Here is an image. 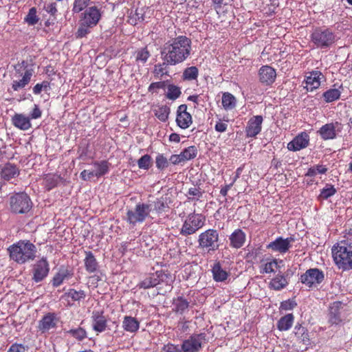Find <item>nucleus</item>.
<instances>
[{
    "label": "nucleus",
    "instance_id": "f257e3e1",
    "mask_svg": "<svg viewBox=\"0 0 352 352\" xmlns=\"http://www.w3.org/2000/svg\"><path fill=\"white\" fill-rule=\"evenodd\" d=\"M192 51L191 40L186 36H179L164 45L161 54L163 60L170 65L184 62Z\"/></svg>",
    "mask_w": 352,
    "mask_h": 352
},
{
    "label": "nucleus",
    "instance_id": "f03ea898",
    "mask_svg": "<svg viewBox=\"0 0 352 352\" xmlns=\"http://www.w3.org/2000/svg\"><path fill=\"white\" fill-rule=\"evenodd\" d=\"M10 258L19 264L32 261L36 257L35 245L25 241H20L8 248Z\"/></svg>",
    "mask_w": 352,
    "mask_h": 352
},
{
    "label": "nucleus",
    "instance_id": "7ed1b4c3",
    "mask_svg": "<svg viewBox=\"0 0 352 352\" xmlns=\"http://www.w3.org/2000/svg\"><path fill=\"white\" fill-rule=\"evenodd\" d=\"M101 18L100 10L92 6L87 8L82 14L79 21V26L76 32V37L81 38L91 32V30L96 26Z\"/></svg>",
    "mask_w": 352,
    "mask_h": 352
},
{
    "label": "nucleus",
    "instance_id": "20e7f679",
    "mask_svg": "<svg viewBox=\"0 0 352 352\" xmlns=\"http://www.w3.org/2000/svg\"><path fill=\"white\" fill-rule=\"evenodd\" d=\"M332 256L338 268L343 270L352 269V250L342 243L334 245L332 248Z\"/></svg>",
    "mask_w": 352,
    "mask_h": 352
},
{
    "label": "nucleus",
    "instance_id": "39448f33",
    "mask_svg": "<svg viewBox=\"0 0 352 352\" xmlns=\"http://www.w3.org/2000/svg\"><path fill=\"white\" fill-rule=\"evenodd\" d=\"M152 205L146 203H138L134 208L128 210L124 219L130 225L135 226L143 223L150 216Z\"/></svg>",
    "mask_w": 352,
    "mask_h": 352
},
{
    "label": "nucleus",
    "instance_id": "423d86ee",
    "mask_svg": "<svg viewBox=\"0 0 352 352\" xmlns=\"http://www.w3.org/2000/svg\"><path fill=\"white\" fill-rule=\"evenodd\" d=\"M311 41L317 48L329 47L336 41L335 34L329 28H318L311 34Z\"/></svg>",
    "mask_w": 352,
    "mask_h": 352
},
{
    "label": "nucleus",
    "instance_id": "0eeeda50",
    "mask_svg": "<svg viewBox=\"0 0 352 352\" xmlns=\"http://www.w3.org/2000/svg\"><path fill=\"white\" fill-rule=\"evenodd\" d=\"M199 248L208 253L215 252L219 247V235L217 230L208 229L199 235Z\"/></svg>",
    "mask_w": 352,
    "mask_h": 352
},
{
    "label": "nucleus",
    "instance_id": "6e6552de",
    "mask_svg": "<svg viewBox=\"0 0 352 352\" xmlns=\"http://www.w3.org/2000/svg\"><path fill=\"white\" fill-rule=\"evenodd\" d=\"M206 218L201 214L190 213L184 220L180 229V234L187 236L193 234L205 224Z\"/></svg>",
    "mask_w": 352,
    "mask_h": 352
},
{
    "label": "nucleus",
    "instance_id": "1a4fd4ad",
    "mask_svg": "<svg viewBox=\"0 0 352 352\" xmlns=\"http://www.w3.org/2000/svg\"><path fill=\"white\" fill-rule=\"evenodd\" d=\"M32 206V201L26 193H15L10 198V210L15 214L26 213L31 209Z\"/></svg>",
    "mask_w": 352,
    "mask_h": 352
},
{
    "label": "nucleus",
    "instance_id": "9d476101",
    "mask_svg": "<svg viewBox=\"0 0 352 352\" xmlns=\"http://www.w3.org/2000/svg\"><path fill=\"white\" fill-rule=\"evenodd\" d=\"M324 278L322 271L318 268H311L301 275L300 281L308 287H316L320 284Z\"/></svg>",
    "mask_w": 352,
    "mask_h": 352
},
{
    "label": "nucleus",
    "instance_id": "9b49d317",
    "mask_svg": "<svg viewBox=\"0 0 352 352\" xmlns=\"http://www.w3.org/2000/svg\"><path fill=\"white\" fill-rule=\"evenodd\" d=\"M59 320L55 313H47L38 321L37 328L41 333H49L51 330L56 329Z\"/></svg>",
    "mask_w": 352,
    "mask_h": 352
},
{
    "label": "nucleus",
    "instance_id": "f8f14e48",
    "mask_svg": "<svg viewBox=\"0 0 352 352\" xmlns=\"http://www.w3.org/2000/svg\"><path fill=\"white\" fill-rule=\"evenodd\" d=\"M204 333L193 334L188 339L184 340L182 348L183 352H198L202 346V342L205 340Z\"/></svg>",
    "mask_w": 352,
    "mask_h": 352
},
{
    "label": "nucleus",
    "instance_id": "ddd939ff",
    "mask_svg": "<svg viewBox=\"0 0 352 352\" xmlns=\"http://www.w3.org/2000/svg\"><path fill=\"white\" fill-rule=\"evenodd\" d=\"M50 265L46 258H42L38 261L32 268V280L36 283L41 282L48 275Z\"/></svg>",
    "mask_w": 352,
    "mask_h": 352
},
{
    "label": "nucleus",
    "instance_id": "4468645a",
    "mask_svg": "<svg viewBox=\"0 0 352 352\" xmlns=\"http://www.w3.org/2000/svg\"><path fill=\"white\" fill-rule=\"evenodd\" d=\"M294 241L293 237H287L284 239L281 236L276 238L274 241L270 242L267 248L274 252H278L280 254L286 253L292 247V243Z\"/></svg>",
    "mask_w": 352,
    "mask_h": 352
},
{
    "label": "nucleus",
    "instance_id": "2eb2a0df",
    "mask_svg": "<svg viewBox=\"0 0 352 352\" xmlns=\"http://www.w3.org/2000/svg\"><path fill=\"white\" fill-rule=\"evenodd\" d=\"M166 275L162 271H157L155 273L150 274L146 276L140 283L138 286L140 288L148 289L155 287L163 281Z\"/></svg>",
    "mask_w": 352,
    "mask_h": 352
},
{
    "label": "nucleus",
    "instance_id": "dca6fc26",
    "mask_svg": "<svg viewBox=\"0 0 352 352\" xmlns=\"http://www.w3.org/2000/svg\"><path fill=\"white\" fill-rule=\"evenodd\" d=\"M309 142V135L306 132H302L287 144V148L292 151H300L307 147Z\"/></svg>",
    "mask_w": 352,
    "mask_h": 352
},
{
    "label": "nucleus",
    "instance_id": "f3484780",
    "mask_svg": "<svg viewBox=\"0 0 352 352\" xmlns=\"http://www.w3.org/2000/svg\"><path fill=\"white\" fill-rule=\"evenodd\" d=\"M176 122L183 129L188 128L192 124V116L187 112V106L186 104L179 106L177 111Z\"/></svg>",
    "mask_w": 352,
    "mask_h": 352
},
{
    "label": "nucleus",
    "instance_id": "a211bd4d",
    "mask_svg": "<svg viewBox=\"0 0 352 352\" xmlns=\"http://www.w3.org/2000/svg\"><path fill=\"white\" fill-rule=\"evenodd\" d=\"M92 328L95 331L102 333L106 330L107 320L103 311H94L91 316Z\"/></svg>",
    "mask_w": 352,
    "mask_h": 352
},
{
    "label": "nucleus",
    "instance_id": "6ab92c4d",
    "mask_svg": "<svg viewBox=\"0 0 352 352\" xmlns=\"http://www.w3.org/2000/svg\"><path fill=\"white\" fill-rule=\"evenodd\" d=\"M263 117L256 116L250 119L245 128V133L248 137H255L261 131Z\"/></svg>",
    "mask_w": 352,
    "mask_h": 352
},
{
    "label": "nucleus",
    "instance_id": "aec40b11",
    "mask_svg": "<svg viewBox=\"0 0 352 352\" xmlns=\"http://www.w3.org/2000/svg\"><path fill=\"white\" fill-rule=\"evenodd\" d=\"M324 78V76L320 71H313L306 76L305 80V88L307 91H313L318 89L321 83V80Z\"/></svg>",
    "mask_w": 352,
    "mask_h": 352
},
{
    "label": "nucleus",
    "instance_id": "412c9836",
    "mask_svg": "<svg viewBox=\"0 0 352 352\" xmlns=\"http://www.w3.org/2000/svg\"><path fill=\"white\" fill-rule=\"evenodd\" d=\"M259 80L266 85L273 83L276 79V73L272 67L265 65L260 68L258 72Z\"/></svg>",
    "mask_w": 352,
    "mask_h": 352
},
{
    "label": "nucleus",
    "instance_id": "4be33fe9",
    "mask_svg": "<svg viewBox=\"0 0 352 352\" xmlns=\"http://www.w3.org/2000/svg\"><path fill=\"white\" fill-rule=\"evenodd\" d=\"M140 325V321L134 317L125 316L123 318L122 327L126 332L135 333L139 330Z\"/></svg>",
    "mask_w": 352,
    "mask_h": 352
},
{
    "label": "nucleus",
    "instance_id": "5701e85b",
    "mask_svg": "<svg viewBox=\"0 0 352 352\" xmlns=\"http://www.w3.org/2000/svg\"><path fill=\"white\" fill-rule=\"evenodd\" d=\"M72 275L71 271L67 267H60L58 272L53 277L52 285L56 287L60 286L64 280L71 278Z\"/></svg>",
    "mask_w": 352,
    "mask_h": 352
},
{
    "label": "nucleus",
    "instance_id": "b1692460",
    "mask_svg": "<svg viewBox=\"0 0 352 352\" xmlns=\"http://www.w3.org/2000/svg\"><path fill=\"white\" fill-rule=\"evenodd\" d=\"M246 236L241 229L234 230L230 236V246L239 249L245 243Z\"/></svg>",
    "mask_w": 352,
    "mask_h": 352
},
{
    "label": "nucleus",
    "instance_id": "393cba45",
    "mask_svg": "<svg viewBox=\"0 0 352 352\" xmlns=\"http://www.w3.org/2000/svg\"><path fill=\"white\" fill-rule=\"evenodd\" d=\"M19 175V170L16 165L8 163L4 165L1 171V177L9 181Z\"/></svg>",
    "mask_w": 352,
    "mask_h": 352
},
{
    "label": "nucleus",
    "instance_id": "a878e982",
    "mask_svg": "<svg viewBox=\"0 0 352 352\" xmlns=\"http://www.w3.org/2000/svg\"><path fill=\"white\" fill-rule=\"evenodd\" d=\"M338 126V123H329L322 126L319 133L324 140L333 139L336 135V127Z\"/></svg>",
    "mask_w": 352,
    "mask_h": 352
},
{
    "label": "nucleus",
    "instance_id": "bb28decb",
    "mask_svg": "<svg viewBox=\"0 0 352 352\" xmlns=\"http://www.w3.org/2000/svg\"><path fill=\"white\" fill-rule=\"evenodd\" d=\"M33 69H26L22 78L19 80H13L12 87L14 91H18L25 87L30 81L33 75Z\"/></svg>",
    "mask_w": 352,
    "mask_h": 352
},
{
    "label": "nucleus",
    "instance_id": "cd10ccee",
    "mask_svg": "<svg viewBox=\"0 0 352 352\" xmlns=\"http://www.w3.org/2000/svg\"><path fill=\"white\" fill-rule=\"evenodd\" d=\"M13 124L23 131H26L31 127L30 118L23 114H16L12 118Z\"/></svg>",
    "mask_w": 352,
    "mask_h": 352
},
{
    "label": "nucleus",
    "instance_id": "c85d7f7f",
    "mask_svg": "<svg viewBox=\"0 0 352 352\" xmlns=\"http://www.w3.org/2000/svg\"><path fill=\"white\" fill-rule=\"evenodd\" d=\"M96 177H100L107 174L109 170L110 163L106 160L96 161L93 163Z\"/></svg>",
    "mask_w": 352,
    "mask_h": 352
},
{
    "label": "nucleus",
    "instance_id": "c756f323",
    "mask_svg": "<svg viewBox=\"0 0 352 352\" xmlns=\"http://www.w3.org/2000/svg\"><path fill=\"white\" fill-rule=\"evenodd\" d=\"M294 316L292 314H288L281 317L277 322V328L281 331L289 330L293 325Z\"/></svg>",
    "mask_w": 352,
    "mask_h": 352
},
{
    "label": "nucleus",
    "instance_id": "7c9ffc66",
    "mask_svg": "<svg viewBox=\"0 0 352 352\" xmlns=\"http://www.w3.org/2000/svg\"><path fill=\"white\" fill-rule=\"evenodd\" d=\"M212 273L214 280L217 282H223L228 277V273L221 267L219 263H216L213 265Z\"/></svg>",
    "mask_w": 352,
    "mask_h": 352
},
{
    "label": "nucleus",
    "instance_id": "2f4dec72",
    "mask_svg": "<svg viewBox=\"0 0 352 352\" xmlns=\"http://www.w3.org/2000/svg\"><path fill=\"white\" fill-rule=\"evenodd\" d=\"M342 86L338 88H331L322 94V98L326 102H331L338 100L342 93Z\"/></svg>",
    "mask_w": 352,
    "mask_h": 352
},
{
    "label": "nucleus",
    "instance_id": "473e14b6",
    "mask_svg": "<svg viewBox=\"0 0 352 352\" xmlns=\"http://www.w3.org/2000/svg\"><path fill=\"white\" fill-rule=\"evenodd\" d=\"M85 266L89 273L96 272L98 267V262L91 252H85Z\"/></svg>",
    "mask_w": 352,
    "mask_h": 352
},
{
    "label": "nucleus",
    "instance_id": "72a5a7b5",
    "mask_svg": "<svg viewBox=\"0 0 352 352\" xmlns=\"http://www.w3.org/2000/svg\"><path fill=\"white\" fill-rule=\"evenodd\" d=\"M173 310L181 314H184L189 307V302L183 297H177L173 300Z\"/></svg>",
    "mask_w": 352,
    "mask_h": 352
},
{
    "label": "nucleus",
    "instance_id": "f704fd0d",
    "mask_svg": "<svg viewBox=\"0 0 352 352\" xmlns=\"http://www.w3.org/2000/svg\"><path fill=\"white\" fill-rule=\"evenodd\" d=\"M286 278L283 275H277L270 283V287L274 290H280L287 285Z\"/></svg>",
    "mask_w": 352,
    "mask_h": 352
},
{
    "label": "nucleus",
    "instance_id": "c9c22d12",
    "mask_svg": "<svg viewBox=\"0 0 352 352\" xmlns=\"http://www.w3.org/2000/svg\"><path fill=\"white\" fill-rule=\"evenodd\" d=\"M236 98L230 93H224L222 96V105L226 110H231L236 106Z\"/></svg>",
    "mask_w": 352,
    "mask_h": 352
},
{
    "label": "nucleus",
    "instance_id": "e433bc0d",
    "mask_svg": "<svg viewBox=\"0 0 352 352\" xmlns=\"http://www.w3.org/2000/svg\"><path fill=\"white\" fill-rule=\"evenodd\" d=\"M151 56L147 47L140 48L135 52V60L138 63L145 64Z\"/></svg>",
    "mask_w": 352,
    "mask_h": 352
},
{
    "label": "nucleus",
    "instance_id": "4c0bfd02",
    "mask_svg": "<svg viewBox=\"0 0 352 352\" xmlns=\"http://www.w3.org/2000/svg\"><path fill=\"white\" fill-rule=\"evenodd\" d=\"M199 70L197 67L195 66H192L184 69L182 74V78L184 80H193L197 78Z\"/></svg>",
    "mask_w": 352,
    "mask_h": 352
},
{
    "label": "nucleus",
    "instance_id": "58836bf2",
    "mask_svg": "<svg viewBox=\"0 0 352 352\" xmlns=\"http://www.w3.org/2000/svg\"><path fill=\"white\" fill-rule=\"evenodd\" d=\"M66 333L72 336L78 341H82L87 337V331L82 327L69 329L66 331Z\"/></svg>",
    "mask_w": 352,
    "mask_h": 352
},
{
    "label": "nucleus",
    "instance_id": "ea45409f",
    "mask_svg": "<svg viewBox=\"0 0 352 352\" xmlns=\"http://www.w3.org/2000/svg\"><path fill=\"white\" fill-rule=\"evenodd\" d=\"M279 263H283V261L272 259L263 265L261 272L266 274L274 272L276 269L279 268Z\"/></svg>",
    "mask_w": 352,
    "mask_h": 352
},
{
    "label": "nucleus",
    "instance_id": "a19ab883",
    "mask_svg": "<svg viewBox=\"0 0 352 352\" xmlns=\"http://www.w3.org/2000/svg\"><path fill=\"white\" fill-rule=\"evenodd\" d=\"M170 112V108L166 105L159 107L155 109V116L162 122H165L168 120Z\"/></svg>",
    "mask_w": 352,
    "mask_h": 352
},
{
    "label": "nucleus",
    "instance_id": "79ce46f5",
    "mask_svg": "<svg viewBox=\"0 0 352 352\" xmlns=\"http://www.w3.org/2000/svg\"><path fill=\"white\" fill-rule=\"evenodd\" d=\"M39 21V17L36 14V8L33 7L30 9L28 14L25 18V21L29 25H36Z\"/></svg>",
    "mask_w": 352,
    "mask_h": 352
},
{
    "label": "nucleus",
    "instance_id": "37998d69",
    "mask_svg": "<svg viewBox=\"0 0 352 352\" xmlns=\"http://www.w3.org/2000/svg\"><path fill=\"white\" fill-rule=\"evenodd\" d=\"M336 192V190L333 186L327 184L325 187L321 190L318 198L320 199H327L329 197L335 195Z\"/></svg>",
    "mask_w": 352,
    "mask_h": 352
},
{
    "label": "nucleus",
    "instance_id": "c03bdc74",
    "mask_svg": "<svg viewBox=\"0 0 352 352\" xmlns=\"http://www.w3.org/2000/svg\"><path fill=\"white\" fill-rule=\"evenodd\" d=\"M181 153L184 162H186L196 157L197 155V149L195 146H190L185 148L182 152H181Z\"/></svg>",
    "mask_w": 352,
    "mask_h": 352
},
{
    "label": "nucleus",
    "instance_id": "a18cd8bd",
    "mask_svg": "<svg viewBox=\"0 0 352 352\" xmlns=\"http://www.w3.org/2000/svg\"><path fill=\"white\" fill-rule=\"evenodd\" d=\"M181 94L180 89L173 85H170L167 88L166 98L169 100H175L179 97Z\"/></svg>",
    "mask_w": 352,
    "mask_h": 352
},
{
    "label": "nucleus",
    "instance_id": "49530a36",
    "mask_svg": "<svg viewBox=\"0 0 352 352\" xmlns=\"http://www.w3.org/2000/svg\"><path fill=\"white\" fill-rule=\"evenodd\" d=\"M203 195V192L200 188L194 186L188 189L186 196L188 200H199Z\"/></svg>",
    "mask_w": 352,
    "mask_h": 352
},
{
    "label": "nucleus",
    "instance_id": "de8ad7c7",
    "mask_svg": "<svg viewBox=\"0 0 352 352\" xmlns=\"http://www.w3.org/2000/svg\"><path fill=\"white\" fill-rule=\"evenodd\" d=\"M152 158L148 154L143 155L138 161V167L144 170H148L152 166Z\"/></svg>",
    "mask_w": 352,
    "mask_h": 352
},
{
    "label": "nucleus",
    "instance_id": "09e8293b",
    "mask_svg": "<svg viewBox=\"0 0 352 352\" xmlns=\"http://www.w3.org/2000/svg\"><path fill=\"white\" fill-rule=\"evenodd\" d=\"M168 65L164 60L162 63H159L155 65L153 69V74L157 78H161L164 74H167L166 66Z\"/></svg>",
    "mask_w": 352,
    "mask_h": 352
},
{
    "label": "nucleus",
    "instance_id": "8fccbe9b",
    "mask_svg": "<svg viewBox=\"0 0 352 352\" xmlns=\"http://www.w3.org/2000/svg\"><path fill=\"white\" fill-rule=\"evenodd\" d=\"M90 0H74L73 3L72 12L79 13L89 5Z\"/></svg>",
    "mask_w": 352,
    "mask_h": 352
},
{
    "label": "nucleus",
    "instance_id": "3c124183",
    "mask_svg": "<svg viewBox=\"0 0 352 352\" xmlns=\"http://www.w3.org/2000/svg\"><path fill=\"white\" fill-rule=\"evenodd\" d=\"M69 298H71L73 300H80L85 298V293L83 290L76 291L74 289H71L66 294Z\"/></svg>",
    "mask_w": 352,
    "mask_h": 352
},
{
    "label": "nucleus",
    "instance_id": "603ef678",
    "mask_svg": "<svg viewBox=\"0 0 352 352\" xmlns=\"http://www.w3.org/2000/svg\"><path fill=\"white\" fill-rule=\"evenodd\" d=\"M154 208L153 210L157 213H162L164 211L165 208L167 207V204L166 203L165 199L163 197L157 199L154 201Z\"/></svg>",
    "mask_w": 352,
    "mask_h": 352
},
{
    "label": "nucleus",
    "instance_id": "864d4df0",
    "mask_svg": "<svg viewBox=\"0 0 352 352\" xmlns=\"http://www.w3.org/2000/svg\"><path fill=\"white\" fill-rule=\"evenodd\" d=\"M155 164L158 169L163 170L168 167V161L163 155L160 154L156 157Z\"/></svg>",
    "mask_w": 352,
    "mask_h": 352
},
{
    "label": "nucleus",
    "instance_id": "5fc2aeb1",
    "mask_svg": "<svg viewBox=\"0 0 352 352\" xmlns=\"http://www.w3.org/2000/svg\"><path fill=\"white\" fill-rule=\"evenodd\" d=\"M162 350L164 352H183L182 346L175 345L172 343H168L163 346Z\"/></svg>",
    "mask_w": 352,
    "mask_h": 352
},
{
    "label": "nucleus",
    "instance_id": "6e6d98bb",
    "mask_svg": "<svg viewBox=\"0 0 352 352\" xmlns=\"http://www.w3.org/2000/svg\"><path fill=\"white\" fill-rule=\"evenodd\" d=\"M296 302L293 300H287L281 302L280 308L285 311L292 310L296 306Z\"/></svg>",
    "mask_w": 352,
    "mask_h": 352
},
{
    "label": "nucleus",
    "instance_id": "4d7b16f0",
    "mask_svg": "<svg viewBox=\"0 0 352 352\" xmlns=\"http://www.w3.org/2000/svg\"><path fill=\"white\" fill-rule=\"evenodd\" d=\"M80 177L84 181H89L96 176L94 170H84L80 173Z\"/></svg>",
    "mask_w": 352,
    "mask_h": 352
},
{
    "label": "nucleus",
    "instance_id": "13d9d810",
    "mask_svg": "<svg viewBox=\"0 0 352 352\" xmlns=\"http://www.w3.org/2000/svg\"><path fill=\"white\" fill-rule=\"evenodd\" d=\"M45 10L51 15H55L57 12L56 3L54 2L49 3L45 5Z\"/></svg>",
    "mask_w": 352,
    "mask_h": 352
},
{
    "label": "nucleus",
    "instance_id": "bf43d9fd",
    "mask_svg": "<svg viewBox=\"0 0 352 352\" xmlns=\"http://www.w3.org/2000/svg\"><path fill=\"white\" fill-rule=\"evenodd\" d=\"M25 347L21 344H13L9 348L8 352H25Z\"/></svg>",
    "mask_w": 352,
    "mask_h": 352
},
{
    "label": "nucleus",
    "instance_id": "052dcab7",
    "mask_svg": "<svg viewBox=\"0 0 352 352\" xmlns=\"http://www.w3.org/2000/svg\"><path fill=\"white\" fill-rule=\"evenodd\" d=\"M239 177V174L236 175V177L233 179L232 182L230 184H227L225 186L222 187L220 190V194L223 197H226L228 194V190L232 188L236 179Z\"/></svg>",
    "mask_w": 352,
    "mask_h": 352
},
{
    "label": "nucleus",
    "instance_id": "680f3d73",
    "mask_svg": "<svg viewBox=\"0 0 352 352\" xmlns=\"http://www.w3.org/2000/svg\"><path fill=\"white\" fill-rule=\"evenodd\" d=\"M169 161L173 164H175V165L184 162V160L182 153H180L179 155H172L169 159Z\"/></svg>",
    "mask_w": 352,
    "mask_h": 352
},
{
    "label": "nucleus",
    "instance_id": "e2e57ef3",
    "mask_svg": "<svg viewBox=\"0 0 352 352\" xmlns=\"http://www.w3.org/2000/svg\"><path fill=\"white\" fill-rule=\"evenodd\" d=\"M41 115H42V112L40 110L37 104H34V109L30 113V118L32 119H37V118H41Z\"/></svg>",
    "mask_w": 352,
    "mask_h": 352
},
{
    "label": "nucleus",
    "instance_id": "0e129e2a",
    "mask_svg": "<svg viewBox=\"0 0 352 352\" xmlns=\"http://www.w3.org/2000/svg\"><path fill=\"white\" fill-rule=\"evenodd\" d=\"M215 130L218 132L223 133L227 130L228 124L219 120L215 124Z\"/></svg>",
    "mask_w": 352,
    "mask_h": 352
},
{
    "label": "nucleus",
    "instance_id": "69168bd1",
    "mask_svg": "<svg viewBox=\"0 0 352 352\" xmlns=\"http://www.w3.org/2000/svg\"><path fill=\"white\" fill-rule=\"evenodd\" d=\"M165 87L164 82H156L151 83L148 87V90L150 91H153L155 89H163Z\"/></svg>",
    "mask_w": 352,
    "mask_h": 352
},
{
    "label": "nucleus",
    "instance_id": "338daca9",
    "mask_svg": "<svg viewBox=\"0 0 352 352\" xmlns=\"http://www.w3.org/2000/svg\"><path fill=\"white\" fill-rule=\"evenodd\" d=\"M294 330H295V331H294L295 335L298 336L300 335L302 336L305 332V329L303 327H302L300 324L296 325Z\"/></svg>",
    "mask_w": 352,
    "mask_h": 352
},
{
    "label": "nucleus",
    "instance_id": "774afa93",
    "mask_svg": "<svg viewBox=\"0 0 352 352\" xmlns=\"http://www.w3.org/2000/svg\"><path fill=\"white\" fill-rule=\"evenodd\" d=\"M44 84H36L33 88V92L34 94H39L43 89Z\"/></svg>",
    "mask_w": 352,
    "mask_h": 352
}]
</instances>
